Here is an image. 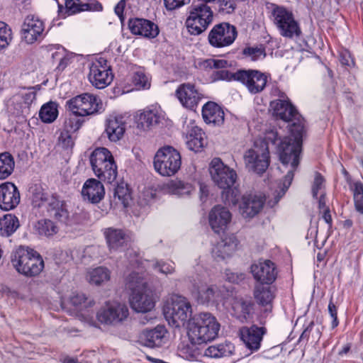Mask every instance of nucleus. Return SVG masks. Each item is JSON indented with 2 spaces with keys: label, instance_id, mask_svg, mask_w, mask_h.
Segmentation results:
<instances>
[{
  "label": "nucleus",
  "instance_id": "1",
  "mask_svg": "<svg viewBox=\"0 0 363 363\" xmlns=\"http://www.w3.org/2000/svg\"><path fill=\"white\" fill-rule=\"evenodd\" d=\"M289 130L290 135L283 139L279 137L277 131L268 132L264 138L256 139L252 147L244 154L246 167L257 174H262L269 165V144L277 147L280 161L287 173L283 183L279 184L278 189L275 191L274 203H278L288 190L300 162L304 125L301 121L293 123Z\"/></svg>",
  "mask_w": 363,
  "mask_h": 363
},
{
  "label": "nucleus",
  "instance_id": "2",
  "mask_svg": "<svg viewBox=\"0 0 363 363\" xmlns=\"http://www.w3.org/2000/svg\"><path fill=\"white\" fill-rule=\"evenodd\" d=\"M209 172L213 182L223 189L222 198L226 205L235 206L240 199V191L234 185L237 174L235 171L225 165L220 158H213L211 162Z\"/></svg>",
  "mask_w": 363,
  "mask_h": 363
},
{
  "label": "nucleus",
  "instance_id": "3",
  "mask_svg": "<svg viewBox=\"0 0 363 363\" xmlns=\"http://www.w3.org/2000/svg\"><path fill=\"white\" fill-rule=\"evenodd\" d=\"M125 289L130 292V305L135 311L147 313L154 308L155 300L152 291L138 272H133L127 277Z\"/></svg>",
  "mask_w": 363,
  "mask_h": 363
},
{
  "label": "nucleus",
  "instance_id": "4",
  "mask_svg": "<svg viewBox=\"0 0 363 363\" xmlns=\"http://www.w3.org/2000/svg\"><path fill=\"white\" fill-rule=\"evenodd\" d=\"M219 329L220 324L209 313L196 315L187 323L188 337L194 345H201L214 340Z\"/></svg>",
  "mask_w": 363,
  "mask_h": 363
},
{
  "label": "nucleus",
  "instance_id": "5",
  "mask_svg": "<svg viewBox=\"0 0 363 363\" xmlns=\"http://www.w3.org/2000/svg\"><path fill=\"white\" fill-rule=\"evenodd\" d=\"M11 264L18 273L28 277L38 275L44 268L40 255L33 249L23 246L13 252Z\"/></svg>",
  "mask_w": 363,
  "mask_h": 363
},
{
  "label": "nucleus",
  "instance_id": "6",
  "mask_svg": "<svg viewBox=\"0 0 363 363\" xmlns=\"http://www.w3.org/2000/svg\"><path fill=\"white\" fill-rule=\"evenodd\" d=\"M215 79L235 80L242 84L251 94H255L264 90L267 77L255 69H240L234 73L221 69L215 72Z\"/></svg>",
  "mask_w": 363,
  "mask_h": 363
},
{
  "label": "nucleus",
  "instance_id": "7",
  "mask_svg": "<svg viewBox=\"0 0 363 363\" xmlns=\"http://www.w3.org/2000/svg\"><path fill=\"white\" fill-rule=\"evenodd\" d=\"M89 161L94 174L101 181L111 184L116 180L117 166L111 152L107 148H96L91 153Z\"/></svg>",
  "mask_w": 363,
  "mask_h": 363
},
{
  "label": "nucleus",
  "instance_id": "8",
  "mask_svg": "<svg viewBox=\"0 0 363 363\" xmlns=\"http://www.w3.org/2000/svg\"><path fill=\"white\" fill-rule=\"evenodd\" d=\"M154 167L157 172L164 177L175 174L181 167L180 153L172 146L160 148L154 157Z\"/></svg>",
  "mask_w": 363,
  "mask_h": 363
},
{
  "label": "nucleus",
  "instance_id": "9",
  "mask_svg": "<svg viewBox=\"0 0 363 363\" xmlns=\"http://www.w3.org/2000/svg\"><path fill=\"white\" fill-rule=\"evenodd\" d=\"M191 306L184 296H173L171 303L164 308V315L169 324L175 328L184 325L191 315Z\"/></svg>",
  "mask_w": 363,
  "mask_h": 363
},
{
  "label": "nucleus",
  "instance_id": "10",
  "mask_svg": "<svg viewBox=\"0 0 363 363\" xmlns=\"http://www.w3.org/2000/svg\"><path fill=\"white\" fill-rule=\"evenodd\" d=\"M213 19L211 8L204 3L193 5L186 21V27L191 35H199L205 31Z\"/></svg>",
  "mask_w": 363,
  "mask_h": 363
},
{
  "label": "nucleus",
  "instance_id": "11",
  "mask_svg": "<svg viewBox=\"0 0 363 363\" xmlns=\"http://www.w3.org/2000/svg\"><path fill=\"white\" fill-rule=\"evenodd\" d=\"M272 19L283 37L293 38L301 35V28L293 13L286 8L276 6L272 11Z\"/></svg>",
  "mask_w": 363,
  "mask_h": 363
},
{
  "label": "nucleus",
  "instance_id": "12",
  "mask_svg": "<svg viewBox=\"0 0 363 363\" xmlns=\"http://www.w3.org/2000/svg\"><path fill=\"white\" fill-rule=\"evenodd\" d=\"M67 106L75 116H91L102 111L101 100L96 96L88 93L72 98L67 101Z\"/></svg>",
  "mask_w": 363,
  "mask_h": 363
},
{
  "label": "nucleus",
  "instance_id": "13",
  "mask_svg": "<svg viewBox=\"0 0 363 363\" xmlns=\"http://www.w3.org/2000/svg\"><path fill=\"white\" fill-rule=\"evenodd\" d=\"M238 36L235 26L228 23H220L215 25L208 35L209 44L216 48H222L231 45Z\"/></svg>",
  "mask_w": 363,
  "mask_h": 363
},
{
  "label": "nucleus",
  "instance_id": "14",
  "mask_svg": "<svg viewBox=\"0 0 363 363\" xmlns=\"http://www.w3.org/2000/svg\"><path fill=\"white\" fill-rule=\"evenodd\" d=\"M113 79V74L105 58L100 57L91 64L88 79L94 86L104 89L111 83Z\"/></svg>",
  "mask_w": 363,
  "mask_h": 363
},
{
  "label": "nucleus",
  "instance_id": "15",
  "mask_svg": "<svg viewBox=\"0 0 363 363\" xmlns=\"http://www.w3.org/2000/svg\"><path fill=\"white\" fill-rule=\"evenodd\" d=\"M272 94L278 97L270 102V108L274 116L284 121H290L298 118V113L296 108L284 92L276 88L272 91Z\"/></svg>",
  "mask_w": 363,
  "mask_h": 363
},
{
  "label": "nucleus",
  "instance_id": "16",
  "mask_svg": "<svg viewBox=\"0 0 363 363\" xmlns=\"http://www.w3.org/2000/svg\"><path fill=\"white\" fill-rule=\"evenodd\" d=\"M128 314V308L125 304L107 303L97 313V319L101 323L114 325L124 320Z\"/></svg>",
  "mask_w": 363,
  "mask_h": 363
},
{
  "label": "nucleus",
  "instance_id": "17",
  "mask_svg": "<svg viewBox=\"0 0 363 363\" xmlns=\"http://www.w3.org/2000/svg\"><path fill=\"white\" fill-rule=\"evenodd\" d=\"M35 92L30 89L14 95L7 103L9 112L16 116H26L28 115L30 106L35 100Z\"/></svg>",
  "mask_w": 363,
  "mask_h": 363
},
{
  "label": "nucleus",
  "instance_id": "18",
  "mask_svg": "<svg viewBox=\"0 0 363 363\" xmlns=\"http://www.w3.org/2000/svg\"><path fill=\"white\" fill-rule=\"evenodd\" d=\"M44 30V23L38 17L29 15L23 22L21 36L27 44H33L43 38Z\"/></svg>",
  "mask_w": 363,
  "mask_h": 363
},
{
  "label": "nucleus",
  "instance_id": "19",
  "mask_svg": "<svg viewBox=\"0 0 363 363\" xmlns=\"http://www.w3.org/2000/svg\"><path fill=\"white\" fill-rule=\"evenodd\" d=\"M176 96L181 104L189 109H194L203 98V94L191 83L180 84L175 91Z\"/></svg>",
  "mask_w": 363,
  "mask_h": 363
},
{
  "label": "nucleus",
  "instance_id": "20",
  "mask_svg": "<svg viewBox=\"0 0 363 363\" xmlns=\"http://www.w3.org/2000/svg\"><path fill=\"white\" fill-rule=\"evenodd\" d=\"M169 340V334L164 325H158L152 329L144 330L139 336L142 345L150 348L161 347Z\"/></svg>",
  "mask_w": 363,
  "mask_h": 363
},
{
  "label": "nucleus",
  "instance_id": "21",
  "mask_svg": "<svg viewBox=\"0 0 363 363\" xmlns=\"http://www.w3.org/2000/svg\"><path fill=\"white\" fill-rule=\"evenodd\" d=\"M265 197L257 194H245L240 196L239 211L242 217L251 218L257 215L262 209Z\"/></svg>",
  "mask_w": 363,
  "mask_h": 363
},
{
  "label": "nucleus",
  "instance_id": "22",
  "mask_svg": "<svg viewBox=\"0 0 363 363\" xmlns=\"http://www.w3.org/2000/svg\"><path fill=\"white\" fill-rule=\"evenodd\" d=\"M193 294L199 303L213 304L222 298L223 290L217 285L199 284L194 286Z\"/></svg>",
  "mask_w": 363,
  "mask_h": 363
},
{
  "label": "nucleus",
  "instance_id": "23",
  "mask_svg": "<svg viewBox=\"0 0 363 363\" xmlns=\"http://www.w3.org/2000/svg\"><path fill=\"white\" fill-rule=\"evenodd\" d=\"M20 200V192L13 183L7 182L0 184V208L1 210L8 211L16 208Z\"/></svg>",
  "mask_w": 363,
  "mask_h": 363
},
{
  "label": "nucleus",
  "instance_id": "24",
  "mask_svg": "<svg viewBox=\"0 0 363 363\" xmlns=\"http://www.w3.org/2000/svg\"><path fill=\"white\" fill-rule=\"evenodd\" d=\"M238 240L233 234L225 235L212 249V257L216 262L230 257L237 250Z\"/></svg>",
  "mask_w": 363,
  "mask_h": 363
},
{
  "label": "nucleus",
  "instance_id": "25",
  "mask_svg": "<svg viewBox=\"0 0 363 363\" xmlns=\"http://www.w3.org/2000/svg\"><path fill=\"white\" fill-rule=\"evenodd\" d=\"M254 278L259 284H270L277 277L274 264L270 260H259L251 266Z\"/></svg>",
  "mask_w": 363,
  "mask_h": 363
},
{
  "label": "nucleus",
  "instance_id": "26",
  "mask_svg": "<svg viewBox=\"0 0 363 363\" xmlns=\"http://www.w3.org/2000/svg\"><path fill=\"white\" fill-rule=\"evenodd\" d=\"M125 130L124 116L120 114L108 116L105 121L104 134L111 142H118L123 137Z\"/></svg>",
  "mask_w": 363,
  "mask_h": 363
},
{
  "label": "nucleus",
  "instance_id": "27",
  "mask_svg": "<svg viewBox=\"0 0 363 363\" xmlns=\"http://www.w3.org/2000/svg\"><path fill=\"white\" fill-rule=\"evenodd\" d=\"M232 214L230 211L220 205L214 206L208 215L209 224L215 233L225 230L230 223Z\"/></svg>",
  "mask_w": 363,
  "mask_h": 363
},
{
  "label": "nucleus",
  "instance_id": "28",
  "mask_svg": "<svg viewBox=\"0 0 363 363\" xmlns=\"http://www.w3.org/2000/svg\"><path fill=\"white\" fill-rule=\"evenodd\" d=\"M128 27L134 35H140L147 38H154L159 34L157 25L144 18L130 19Z\"/></svg>",
  "mask_w": 363,
  "mask_h": 363
},
{
  "label": "nucleus",
  "instance_id": "29",
  "mask_svg": "<svg viewBox=\"0 0 363 363\" xmlns=\"http://www.w3.org/2000/svg\"><path fill=\"white\" fill-rule=\"evenodd\" d=\"M82 195L84 200L92 203H98L104 197V186L101 182L94 178L89 179L83 185Z\"/></svg>",
  "mask_w": 363,
  "mask_h": 363
},
{
  "label": "nucleus",
  "instance_id": "30",
  "mask_svg": "<svg viewBox=\"0 0 363 363\" xmlns=\"http://www.w3.org/2000/svg\"><path fill=\"white\" fill-rule=\"evenodd\" d=\"M49 216L58 222L66 225H72L74 222L69 216L64 201L60 200L57 196L50 199V206L48 207Z\"/></svg>",
  "mask_w": 363,
  "mask_h": 363
},
{
  "label": "nucleus",
  "instance_id": "31",
  "mask_svg": "<svg viewBox=\"0 0 363 363\" xmlns=\"http://www.w3.org/2000/svg\"><path fill=\"white\" fill-rule=\"evenodd\" d=\"M264 334V329L256 325H252L250 328L243 327L240 330L241 340L247 347L252 351L259 349Z\"/></svg>",
  "mask_w": 363,
  "mask_h": 363
},
{
  "label": "nucleus",
  "instance_id": "32",
  "mask_svg": "<svg viewBox=\"0 0 363 363\" xmlns=\"http://www.w3.org/2000/svg\"><path fill=\"white\" fill-rule=\"evenodd\" d=\"M162 118V115L157 108H147L144 109L137 116V127L146 130L157 125Z\"/></svg>",
  "mask_w": 363,
  "mask_h": 363
},
{
  "label": "nucleus",
  "instance_id": "33",
  "mask_svg": "<svg viewBox=\"0 0 363 363\" xmlns=\"http://www.w3.org/2000/svg\"><path fill=\"white\" fill-rule=\"evenodd\" d=\"M264 284H257L254 290V296L259 305L265 307V311L269 312L272 308V301L275 297L274 289Z\"/></svg>",
  "mask_w": 363,
  "mask_h": 363
},
{
  "label": "nucleus",
  "instance_id": "34",
  "mask_svg": "<svg viewBox=\"0 0 363 363\" xmlns=\"http://www.w3.org/2000/svg\"><path fill=\"white\" fill-rule=\"evenodd\" d=\"M104 236L110 250H118L128 241V235L121 229L108 228L104 230Z\"/></svg>",
  "mask_w": 363,
  "mask_h": 363
},
{
  "label": "nucleus",
  "instance_id": "35",
  "mask_svg": "<svg viewBox=\"0 0 363 363\" xmlns=\"http://www.w3.org/2000/svg\"><path fill=\"white\" fill-rule=\"evenodd\" d=\"M203 120L207 123L221 125L224 121V112L223 109L214 102H207L202 108Z\"/></svg>",
  "mask_w": 363,
  "mask_h": 363
},
{
  "label": "nucleus",
  "instance_id": "36",
  "mask_svg": "<svg viewBox=\"0 0 363 363\" xmlns=\"http://www.w3.org/2000/svg\"><path fill=\"white\" fill-rule=\"evenodd\" d=\"M206 143L205 133L196 125L191 126L186 135V145L194 152H199Z\"/></svg>",
  "mask_w": 363,
  "mask_h": 363
},
{
  "label": "nucleus",
  "instance_id": "37",
  "mask_svg": "<svg viewBox=\"0 0 363 363\" xmlns=\"http://www.w3.org/2000/svg\"><path fill=\"white\" fill-rule=\"evenodd\" d=\"M234 350V345L229 342H225L224 343L209 346L205 350L204 355L211 358H223L232 355Z\"/></svg>",
  "mask_w": 363,
  "mask_h": 363
},
{
  "label": "nucleus",
  "instance_id": "38",
  "mask_svg": "<svg viewBox=\"0 0 363 363\" xmlns=\"http://www.w3.org/2000/svg\"><path fill=\"white\" fill-rule=\"evenodd\" d=\"M18 218L13 214H6L0 218V235L9 237L19 228Z\"/></svg>",
  "mask_w": 363,
  "mask_h": 363
},
{
  "label": "nucleus",
  "instance_id": "39",
  "mask_svg": "<svg viewBox=\"0 0 363 363\" xmlns=\"http://www.w3.org/2000/svg\"><path fill=\"white\" fill-rule=\"evenodd\" d=\"M65 6L73 13L84 11H100L103 9L99 2L83 3L82 0H65Z\"/></svg>",
  "mask_w": 363,
  "mask_h": 363
},
{
  "label": "nucleus",
  "instance_id": "40",
  "mask_svg": "<svg viewBox=\"0 0 363 363\" xmlns=\"http://www.w3.org/2000/svg\"><path fill=\"white\" fill-rule=\"evenodd\" d=\"M111 278L110 271L103 267H99L88 272L86 279L91 284L96 286L103 284Z\"/></svg>",
  "mask_w": 363,
  "mask_h": 363
},
{
  "label": "nucleus",
  "instance_id": "41",
  "mask_svg": "<svg viewBox=\"0 0 363 363\" xmlns=\"http://www.w3.org/2000/svg\"><path fill=\"white\" fill-rule=\"evenodd\" d=\"M15 161L8 152L0 153V180L7 179L13 172Z\"/></svg>",
  "mask_w": 363,
  "mask_h": 363
},
{
  "label": "nucleus",
  "instance_id": "42",
  "mask_svg": "<svg viewBox=\"0 0 363 363\" xmlns=\"http://www.w3.org/2000/svg\"><path fill=\"white\" fill-rule=\"evenodd\" d=\"M166 189L169 193L178 196L189 195L194 190L191 184L178 179L171 180L167 183Z\"/></svg>",
  "mask_w": 363,
  "mask_h": 363
},
{
  "label": "nucleus",
  "instance_id": "43",
  "mask_svg": "<svg viewBox=\"0 0 363 363\" xmlns=\"http://www.w3.org/2000/svg\"><path fill=\"white\" fill-rule=\"evenodd\" d=\"M56 196L48 194L41 187L35 186L32 191V204L34 207L47 206L48 208L50 206V199Z\"/></svg>",
  "mask_w": 363,
  "mask_h": 363
},
{
  "label": "nucleus",
  "instance_id": "44",
  "mask_svg": "<svg viewBox=\"0 0 363 363\" xmlns=\"http://www.w3.org/2000/svg\"><path fill=\"white\" fill-rule=\"evenodd\" d=\"M57 104L52 101L44 104L39 111L40 118L43 122L46 123L53 122L57 118Z\"/></svg>",
  "mask_w": 363,
  "mask_h": 363
},
{
  "label": "nucleus",
  "instance_id": "45",
  "mask_svg": "<svg viewBox=\"0 0 363 363\" xmlns=\"http://www.w3.org/2000/svg\"><path fill=\"white\" fill-rule=\"evenodd\" d=\"M69 301L70 303L78 310L92 307L95 303L94 299L91 296H86L82 292L77 291L72 294L69 297Z\"/></svg>",
  "mask_w": 363,
  "mask_h": 363
},
{
  "label": "nucleus",
  "instance_id": "46",
  "mask_svg": "<svg viewBox=\"0 0 363 363\" xmlns=\"http://www.w3.org/2000/svg\"><path fill=\"white\" fill-rule=\"evenodd\" d=\"M231 66V64L225 60L222 59H206L199 62V67L208 70L212 69H223Z\"/></svg>",
  "mask_w": 363,
  "mask_h": 363
},
{
  "label": "nucleus",
  "instance_id": "47",
  "mask_svg": "<svg viewBox=\"0 0 363 363\" xmlns=\"http://www.w3.org/2000/svg\"><path fill=\"white\" fill-rule=\"evenodd\" d=\"M37 228L39 234L47 237L56 234L59 230L58 226L49 219L38 221Z\"/></svg>",
  "mask_w": 363,
  "mask_h": 363
},
{
  "label": "nucleus",
  "instance_id": "48",
  "mask_svg": "<svg viewBox=\"0 0 363 363\" xmlns=\"http://www.w3.org/2000/svg\"><path fill=\"white\" fill-rule=\"evenodd\" d=\"M233 308L237 318L241 322L247 320L252 309L250 304L244 301L236 303Z\"/></svg>",
  "mask_w": 363,
  "mask_h": 363
},
{
  "label": "nucleus",
  "instance_id": "49",
  "mask_svg": "<svg viewBox=\"0 0 363 363\" xmlns=\"http://www.w3.org/2000/svg\"><path fill=\"white\" fill-rule=\"evenodd\" d=\"M114 198L121 202L124 207L128 205L130 194L127 185L123 184H118L114 189Z\"/></svg>",
  "mask_w": 363,
  "mask_h": 363
},
{
  "label": "nucleus",
  "instance_id": "50",
  "mask_svg": "<svg viewBox=\"0 0 363 363\" xmlns=\"http://www.w3.org/2000/svg\"><path fill=\"white\" fill-rule=\"evenodd\" d=\"M12 39L11 28L4 22H0V50L6 48Z\"/></svg>",
  "mask_w": 363,
  "mask_h": 363
},
{
  "label": "nucleus",
  "instance_id": "51",
  "mask_svg": "<svg viewBox=\"0 0 363 363\" xmlns=\"http://www.w3.org/2000/svg\"><path fill=\"white\" fill-rule=\"evenodd\" d=\"M216 6L218 13L222 15L230 14L234 12L236 8L233 0H218Z\"/></svg>",
  "mask_w": 363,
  "mask_h": 363
},
{
  "label": "nucleus",
  "instance_id": "52",
  "mask_svg": "<svg viewBox=\"0 0 363 363\" xmlns=\"http://www.w3.org/2000/svg\"><path fill=\"white\" fill-rule=\"evenodd\" d=\"M243 55L250 58L251 60L255 61L260 57L265 56L264 49L258 47H247L242 51Z\"/></svg>",
  "mask_w": 363,
  "mask_h": 363
},
{
  "label": "nucleus",
  "instance_id": "53",
  "mask_svg": "<svg viewBox=\"0 0 363 363\" xmlns=\"http://www.w3.org/2000/svg\"><path fill=\"white\" fill-rule=\"evenodd\" d=\"M153 268L155 270H157L159 272L162 274H164L166 275L172 274L174 272V263L166 262H156L152 264Z\"/></svg>",
  "mask_w": 363,
  "mask_h": 363
},
{
  "label": "nucleus",
  "instance_id": "54",
  "mask_svg": "<svg viewBox=\"0 0 363 363\" xmlns=\"http://www.w3.org/2000/svg\"><path fill=\"white\" fill-rule=\"evenodd\" d=\"M82 125V121L77 118V116H70L65 121V130L70 133H75L78 130Z\"/></svg>",
  "mask_w": 363,
  "mask_h": 363
},
{
  "label": "nucleus",
  "instance_id": "55",
  "mask_svg": "<svg viewBox=\"0 0 363 363\" xmlns=\"http://www.w3.org/2000/svg\"><path fill=\"white\" fill-rule=\"evenodd\" d=\"M72 133L63 130L59 137V143L63 148L72 147L74 145Z\"/></svg>",
  "mask_w": 363,
  "mask_h": 363
},
{
  "label": "nucleus",
  "instance_id": "56",
  "mask_svg": "<svg viewBox=\"0 0 363 363\" xmlns=\"http://www.w3.org/2000/svg\"><path fill=\"white\" fill-rule=\"evenodd\" d=\"M133 80L137 85L144 89H147L150 86L147 76L141 70L135 72Z\"/></svg>",
  "mask_w": 363,
  "mask_h": 363
},
{
  "label": "nucleus",
  "instance_id": "57",
  "mask_svg": "<svg viewBox=\"0 0 363 363\" xmlns=\"http://www.w3.org/2000/svg\"><path fill=\"white\" fill-rule=\"evenodd\" d=\"M324 179L320 174L316 173L314 182L312 186V194L314 198H316L318 192L322 191L324 187ZM323 192H321L322 194Z\"/></svg>",
  "mask_w": 363,
  "mask_h": 363
},
{
  "label": "nucleus",
  "instance_id": "58",
  "mask_svg": "<svg viewBox=\"0 0 363 363\" xmlns=\"http://www.w3.org/2000/svg\"><path fill=\"white\" fill-rule=\"evenodd\" d=\"M190 0H164L165 8L169 11H173L187 4Z\"/></svg>",
  "mask_w": 363,
  "mask_h": 363
},
{
  "label": "nucleus",
  "instance_id": "59",
  "mask_svg": "<svg viewBox=\"0 0 363 363\" xmlns=\"http://www.w3.org/2000/svg\"><path fill=\"white\" fill-rule=\"evenodd\" d=\"M328 310L330 317L333 318L332 328H335V327L337 326L339 322L337 320V306L333 303L332 298L329 301Z\"/></svg>",
  "mask_w": 363,
  "mask_h": 363
},
{
  "label": "nucleus",
  "instance_id": "60",
  "mask_svg": "<svg viewBox=\"0 0 363 363\" xmlns=\"http://www.w3.org/2000/svg\"><path fill=\"white\" fill-rule=\"evenodd\" d=\"M353 192L354 203L357 201L363 200V184L361 182H355L352 187Z\"/></svg>",
  "mask_w": 363,
  "mask_h": 363
},
{
  "label": "nucleus",
  "instance_id": "61",
  "mask_svg": "<svg viewBox=\"0 0 363 363\" xmlns=\"http://www.w3.org/2000/svg\"><path fill=\"white\" fill-rule=\"evenodd\" d=\"M340 61L345 66L352 67L354 65L353 59L351 57L350 53L347 50L340 53Z\"/></svg>",
  "mask_w": 363,
  "mask_h": 363
},
{
  "label": "nucleus",
  "instance_id": "62",
  "mask_svg": "<svg viewBox=\"0 0 363 363\" xmlns=\"http://www.w3.org/2000/svg\"><path fill=\"white\" fill-rule=\"evenodd\" d=\"M124 6H125V2L123 0L120 1L116 6L115 12L118 16H120L123 13Z\"/></svg>",
  "mask_w": 363,
  "mask_h": 363
},
{
  "label": "nucleus",
  "instance_id": "63",
  "mask_svg": "<svg viewBox=\"0 0 363 363\" xmlns=\"http://www.w3.org/2000/svg\"><path fill=\"white\" fill-rule=\"evenodd\" d=\"M318 207H319L320 210H323V211H324L325 208H328V207L326 206L325 197L324 193H322L320 194V196L318 200Z\"/></svg>",
  "mask_w": 363,
  "mask_h": 363
},
{
  "label": "nucleus",
  "instance_id": "64",
  "mask_svg": "<svg viewBox=\"0 0 363 363\" xmlns=\"http://www.w3.org/2000/svg\"><path fill=\"white\" fill-rule=\"evenodd\" d=\"M68 62H69V59L67 57H61L60 59V62L57 66V69L59 70H63L68 65Z\"/></svg>",
  "mask_w": 363,
  "mask_h": 363
}]
</instances>
